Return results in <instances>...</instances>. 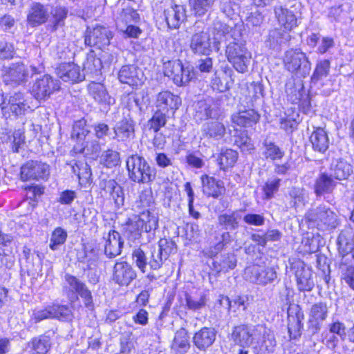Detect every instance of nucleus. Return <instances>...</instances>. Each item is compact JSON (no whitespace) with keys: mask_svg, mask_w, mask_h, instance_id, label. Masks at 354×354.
<instances>
[{"mask_svg":"<svg viewBox=\"0 0 354 354\" xmlns=\"http://www.w3.org/2000/svg\"><path fill=\"white\" fill-rule=\"evenodd\" d=\"M214 44L217 51L220 49L221 37L232 40L226 46L227 59L236 71L242 73L247 72L252 55L245 46L241 26H236L231 28L227 24L218 21L214 24Z\"/></svg>","mask_w":354,"mask_h":354,"instance_id":"nucleus-1","label":"nucleus"},{"mask_svg":"<svg viewBox=\"0 0 354 354\" xmlns=\"http://www.w3.org/2000/svg\"><path fill=\"white\" fill-rule=\"evenodd\" d=\"M338 251L342 256L339 269L346 283L354 290V232L346 228L337 237Z\"/></svg>","mask_w":354,"mask_h":354,"instance_id":"nucleus-2","label":"nucleus"},{"mask_svg":"<svg viewBox=\"0 0 354 354\" xmlns=\"http://www.w3.org/2000/svg\"><path fill=\"white\" fill-rule=\"evenodd\" d=\"M158 227V217L149 209H144L139 215L129 218L122 225L124 236L129 241L135 243L141 238L143 232L150 233Z\"/></svg>","mask_w":354,"mask_h":354,"instance_id":"nucleus-3","label":"nucleus"},{"mask_svg":"<svg viewBox=\"0 0 354 354\" xmlns=\"http://www.w3.org/2000/svg\"><path fill=\"white\" fill-rule=\"evenodd\" d=\"M126 163L131 180L139 184H147L155 180L156 169L151 166L142 156L131 155L127 158Z\"/></svg>","mask_w":354,"mask_h":354,"instance_id":"nucleus-4","label":"nucleus"},{"mask_svg":"<svg viewBox=\"0 0 354 354\" xmlns=\"http://www.w3.org/2000/svg\"><path fill=\"white\" fill-rule=\"evenodd\" d=\"M304 218L309 225L321 230L333 229L338 225L337 214L324 205L310 208Z\"/></svg>","mask_w":354,"mask_h":354,"instance_id":"nucleus-5","label":"nucleus"},{"mask_svg":"<svg viewBox=\"0 0 354 354\" xmlns=\"http://www.w3.org/2000/svg\"><path fill=\"white\" fill-rule=\"evenodd\" d=\"M283 64L288 71L304 77L308 75L311 70L308 58L299 49L287 50L283 57Z\"/></svg>","mask_w":354,"mask_h":354,"instance_id":"nucleus-6","label":"nucleus"},{"mask_svg":"<svg viewBox=\"0 0 354 354\" xmlns=\"http://www.w3.org/2000/svg\"><path fill=\"white\" fill-rule=\"evenodd\" d=\"M194 33L191 37L189 48L197 55H209L212 52L210 35L205 31V25L202 21H196L193 27Z\"/></svg>","mask_w":354,"mask_h":354,"instance_id":"nucleus-7","label":"nucleus"},{"mask_svg":"<svg viewBox=\"0 0 354 354\" xmlns=\"http://www.w3.org/2000/svg\"><path fill=\"white\" fill-rule=\"evenodd\" d=\"M165 68V75L172 79L177 86L186 85L194 77L193 67L183 66L179 59L169 62Z\"/></svg>","mask_w":354,"mask_h":354,"instance_id":"nucleus-8","label":"nucleus"},{"mask_svg":"<svg viewBox=\"0 0 354 354\" xmlns=\"http://www.w3.org/2000/svg\"><path fill=\"white\" fill-rule=\"evenodd\" d=\"M245 277L246 279L253 283L266 286L277 279V273L272 267H266L256 264L245 268Z\"/></svg>","mask_w":354,"mask_h":354,"instance_id":"nucleus-9","label":"nucleus"},{"mask_svg":"<svg viewBox=\"0 0 354 354\" xmlns=\"http://www.w3.org/2000/svg\"><path fill=\"white\" fill-rule=\"evenodd\" d=\"M261 328L262 324H241L234 327L232 338L236 344L248 347L256 342L258 334L262 333Z\"/></svg>","mask_w":354,"mask_h":354,"instance_id":"nucleus-10","label":"nucleus"},{"mask_svg":"<svg viewBox=\"0 0 354 354\" xmlns=\"http://www.w3.org/2000/svg\"><path fill=\"white\" fill-rule=\"evenodd\" d=\"M59 88L58 80H54L49 75H44L35 81L30 88V93L37 100H46Z\"/></svg>","mask_w":354,"mask_h":354,"instance_id":"nucleus-11","label":"nucleus"},{"mask_svg":"<svg viewBox=\"0 0 354 354\" xmlns=\"http://www.w3.org/2000/svg\"><path fill=\"white\" fill-rule=\"evenodd\" d=\"M98 187L101 197L106 200H113L118 207L124 205L123 189L114 179L100 178Z\"/></svg>","mask_w":354,"mask_h":354,"instance_id":"nucleus-12","label":"nucleus"},{"mask_svg":"<svg viewBox=\"0 0 354 354\" xmlns=\"http://www.w3.org/2000/svg\"><path fill=\"white\" fill-rule=\"evenodd\" d=\"M112 37L113 33L108 28L97 26L93 28H87L84 36V43L88 46H95L101 49L110 44Z\"/></svg>","mask_w":354,"mask_h":354,"instance_id":"nucleus-13","label":"nucleus"},{"mask_svg":"<svg viewBox=\"0 0 354 354\" xmlns=\"http://www.w3.org/2000/svg\"><path fill=\"white\" fill-rule=\"evenodd\" d=\"M136 277V271L126 261H117L113 267L111 280L120 286H129Z\"/></svg>","mask_w":354,"mask_h":354,"instance_id":"nucleus-14","label":"nucleus"},{"mask_svg":"<svg viewBox=\"0 0 354 354\" xmlns=\"http://www.w3.org/2000/svg\"><path fill=\"white\" fill-rule=\"evenodd\" d=\"M28 77V68L21 62L12 63L3 68V78L6 84L19 85L26 82Z\"/></svg>","mask_w":354,"mask_h":354,"instance_id":"nucleus-15","label":"nucleus"},{"mask_svg":"<svg viewBox=\"0 0 354 354\" xmlns=\"http://www.w3.org/2000/svg\"><path fill=\"white\" fill-rule=\"evenodd\" d=\"M49 174V165L37 160L28 161L21 168V178L23 180H44L47 178Z\"/></svg>","mask_w":354,"mask_h":354,"instance_id":"nucleus-16","label":"nucleus"},{"mask_svg":"<svg viewBox=\"0 0 354 354\" xmlns=\"http://www.w3.org/2000/svg\"><path fill=\"white\" fill-rule=\"evenodd\" d=\"M288 329L291 339H297L301 335L304 313L299 306L295 304L289 305L288 310Z\"/></svg>","mask_w":354,"mask_h":354,"instance_id":"nucleus-17","label":"nucleus"},{"mask_svg":"<svg viewBox=\"0 0 354 354\" xmlns=\"http://www.w3.org/2000/svg\"><path fill=\"white\" fill-rule=\"evenodd\" d=\"M22 93H15L8 100L3 99L1 104V110L6 118L10 116V113L15 115H22L29 106L25 103Z\"/></svg>","mask_w":354,"mask_h":354,"instance_id":"nucleus-18","label":"nucleus"},{"mask_svg":"<svg viewBox=\"0 0 354 354\" xmlns=\"http://www.w3.org/2000/svg\"><path fill=\"white\" fill-rule=\"evenodd\" d=\"M327 316L328 307L325 303L319 302L312 306L308 322V330L312 335H315L320 330Z\"/></svg>","mask_w":354,"mask_h":354,"instance_id":"nucleus-19","label":"nucleus"},{"mask_svg":"<svg viewBox=\"0 0 354 354\" xmlns=\"http://www.w3.org/2000/svg\"><path fill=\"white\" fill-rule=\"evenodd\" d=\"M50 17L48 5L33 2L27 12V24L32 28L39 26L48 21Z\"/></svg>","mask_w":354,"mask_h":354,"instance_id":"nucleus-20","label":"nucleus"},{"mask_svg":"<svg viewBox=\"0 0 354 354\" xmlns=\"http://www.w3.org/2000/svg\"><path fill=\"white\" fill-rule=\"evenodd\" d=\"M118 77L121 83L134 87L143 83L144 74L142 70L135 65H125L119 71Z\"/></svg>","mask_w":354,"mask_h":354,"instance_id":"nucleus-21","label":"nucleus"},{"mask_svg":"<svg viewBox=\"0 0 354 354\" xmlns=\"http://www.w3.org/2000/svg\"><path fill=\"white\" fill-rule=\"evenodd\" d=\"M217 331L212 327H203L194 334L192 342L200 351H206L214 343Z\"/></svg>","mask_w":354,"mask_h":354,"instance_id":"nucleus-22","label":"nucleus"},{"mask_svg":"<svg viewBox=\"0 0 354 354\" xmlns=\"http://www.w3.org/2000/svg\"><path fill=\"white\" fill-rule=\"evenodd\" d=\"M103 239L104 243V254L109 259L114 258L121 254L124 242L122 241L119 232L115 230H110L104 234Z\"/></svg>","mask_w":354,"mask_h":354,"instance_id":"nucleus-23","label":"nucleus"},{"mask_svg":"<svg viewBox=\"0 0 354 354\" xmlns=\"http://www.w3.org/2000/svg\"><path fill=\"white\" fill-rule=\"evenodd\" d=\"M186 12L185 6L177 4L165 10L164 15L168 27L170 29L178 28L187 19Z\"/></svg>","mask_w":354,"mask_h":354,"instance_id":"nucleus-24","label":"nucleus"},{"mask_svg":"<svg viewBox=\"0 0 354 354\" xmlns=\"http://www.w3.org/2000/svg\"><path fill=\"white\" fill-rule=\"evenodd\" d=\"M57 76L66 82H79L84 80L80 67L74 63L62 64L57 70Z\"/></svg>","mask_w":354,"mask_h":354,"instance_id":"nucleus-25","label":"nucleus"},{"mask_svg":"<svg viewBox=\"0 0 354 354\" xmlns=\"http://www.w3.org/2000/svg\"><path fill=\"white\" fill-rule=\"evenodd\" d=\"M176 244L171 239H161L158 242V247L156 248L155 259L153 262L155 268L162 266L171 254L176 252Z\"/></svg>","mask_w":354,"mask_h":354,"instance_id":"nucleus-26","label":"nucleus"},{"mask_svg":"<svg viewBox=\"0 0 354 354\" xmlns=\"http://www.w3.org/2000/svg\"><path fill=\"white\" fill-rule=\"evenodd\" d=\"M181 104V99L178 95H174L169 91H162L158 93L156 100L158 110L167 112L169 109L176 110Z\"/></svg>","mask_w":354,"mask_h":354,"instance_id":"nucleus-27","label":"nucleus"},{"mask_svg":"<svg viewBox=\"0 0 354 354\" xmlns=\"http://www.w3.org/2000/svg\"><path fill=\"white\" fill-rule=\"evenodd\" d=\"M262 333L258 334L256 343L259 346L262 354L272 353L277 345L274 335L273 332L268 328L265 325L262 324Z\"/></svg>","mask_w":354,"mask_h":354,"instance_id":"nucleus-28","label":"nucleus"},{"mask_svg":"<svg viewBox=\"0 0 354 354\" xmlns=\"http://www.w3.org/2000/svg\"><path fill=\"white\" fill-rule=\"evenodd\" d=\"M203 192L207 197L218 198L225 190L223 183L208 175L201 176Z\"/></svg>","mask_w":354,"mask_h":354,"instance_id":"nucleus-29","label":"nucleus"},{"mask_svg":"<svg viewBox=\"0 0 354 354\" xmlns=\"http://www.w3.org/2000/svg\"><path fill=\"white\" fill-rule=\"evenodd\" d=\"M260 119V115L254 109H248L232 114V121L241 127H250L256 124Z\"/></svg>","mask_w":354,"mask_h":354,"instance_id":"nucleus-30","label":"nucleus"},{"mask_svg":"<svg viewBox=\"0 0 354 354\" xmlns=\"http://www.w3.org/2000/svg\"><path fill=\"white\" fill-rule=\"evenodd\" d=\"M77 259L78 262L86 264L87 269L90 270L96 266L98 261L97 251L92 245L84 243L82 248L77 252Z\"/></svg>","mask_w":354,"mask_h":354,"instance_id":"nucleus-31","label":"nucleus"},{"mask_svg":"<svg viewBox=\"0 0 354 354\" xmlns=\"http://www.w3.org/2000/svg\"><path fill=\"white\" fill-rule=\"evenodd\" d=\"M189 337L185 328H181L176 331L171 344L174 354H185L190 348Z\"/></svg>","mask_w":354,"mask_h":354,"instance_id":"nucleus-32","label":"nucleus"},{"mask_svg":"<svg viewBox=\"0 0 354 354\" xmlns=\"http://www.w3.org/2000/svg\"><path fill=\"white\" fill-rule=\"evenodd\" d=\"M335 185L336 183L331 175L329 176L326 173H322L315 181V194L317 197H320L325 194H330L333 192Z\"/></svg>","mask_w":354,"mask_h":354,"instance_id":"nucleus-33","label":"nucleus"},{"mask_svg":"<svg viewBox=\"0 0 354 354\" xmlns=\"http://www.w3.org/2000/svg\"><path fill=\"white\" fill-rule=\"evenodd\" d=\"M275 16L284 29L290 31L297 26V19L292 11L282 6L274 8Z\"/></svg>","mask_w":354,"mask_h":354,"instance_id":"nucleus-34","label":"nucleus"},{"mask_svg":"<svg viewBox=\"0 0 354 354\" xmlns=\"http://www.w3.org/2000/svg\"><path fill=\"white\" fill-rule=\"evenodd\" d=\"M90 95L95 102L100 104H111L114 100L109 95L104 84L101 83L91 82L88 86Z\"/></svg>","mask_w":354,"mask_h":354,"instance_id":"nucleus-35","label":"nucleus"},{"mask_svg":"<svg viewBox=\"0 0 354 354\" xmlns=\"http://www.w3.org/2000/svg\"><path fill=\"white\" fill-rule=\"evenodd\" d=\"M310 140L315 151L324 153L328 148L329 140L326 131L321 127L316 128L312 133Z\"/></svg>","mask_w":354,"mask_h":354,"instance_id":"nucleus-36","label":"nucleus"},{"mask_svg":"<svg viewBox=\"0 0 354 354\" xmlns=\"http://www.w3.org/2000/svg\"><path fill=\"white\" fill-rule=\"evenodd\" d=\"M297 285L299 291H310L314 287L313 272L309 268L302 266L295 272Z\"/></svg>","mask_w":354,"mask_h":354,"instance_id":"nucleus-37","label":"nucleus"},{"mask_svg":"<svg viewBox=\"0 0 354 354\" xmlns=\"http://www.w3.org/2000/svg\"><path fill=\"white\" fill-rule=\"evenodd\" d=\"M115 137L120 141H125L134 136V123L131 119L124 118L114 127Z\"/></svg>","mask_w":354,"mask_h":354,"instance_id":"nucleus-38","label":"nucleus"},{"mask_svg":"<svg viewBox=\"0 0 354 354\" xmlns=\"http://www.w3.org/2000/svg\"><path fill=\"white\" fill-rule=\"evenodd\" d=\"M68 13V10L65 7L56 6L50 12L52 17L48 29L51 32H55L59 28L64 26Z\"/></svg>","mask_w":354,"mask_h":354,"instance_id":"nucleus-39","label":"nucleus"},{"mask_svg":"<svg viewBox=\"0 0 354 354\" xmlns=\"http://www.w3.org/2000/svg\"><path fill=\"white\" fill-rule=\"evenodd\" d=\"M234 145L237 146L242 152L251 153L254 149L251 138L248 135L247 131H234L232 136Z\"/></svg>","mask_w":354,"mask_h":354,"instance_id":"nucleus-40","label":"nucleus"},{"mask_svg":"<svg viewBox=\"0 0 354 354\" xmlns=\"http://www.w3.org/2000/svg\"><path fill=\"white\" fill-rule=\"evenodd\" d=\"M225 133L224 124L217 120L207 122L203 124V134L207 138L219 140L224 136Z\"/></svg>","mask_w":354,"mask_h":354,"instance_id":"nucleus-41","label":"nucleus"},{"mask_svg":"<svg viewBox=\"0 0 354 354\" xmlns=\"http://www.w3.org/2000/svg\"><path fill=\"white\" fill-rule=\"evenodd\" d=\"M71 138L77 142L75 146H80L88 137H91L90 130L86 127V121L82 119L75 122L71 132Z\"/></svg>","mask_w":354,"mask_h":354,"instance_id":"nucleus-42","label":"nucleus"},{"mask_svg":"<svg viewBox=\"0 0 354 354\" xmlns=\"http://www.w3.org/2000/svg\"><path fill=\"white\" fill-rule=\"evenodd\" d=\"M218 115V110L214 106L208 104L205 100H200L196 105V118L200 120L209 118H216Z\"/></svg>","mask_w":354,"mask_h":354,"instance_id":"nucleus-43","label":"nucleus"},{"mask_svg":"<svg viewBox=\"0 0 354 354\" xmlns=\"http://www.w3.org/2000/svg\"><path fill=\"white\" fill-rule=\"evenodd\" d=\"M238 152L231 149H222L217 157V162L221 169L225 170L234 165L238 160Z\"/></svg>","mask_w":354,"mask_h":354,"instance_id":"nucleus-44","label":"nucleus"},{"mask_svg":"<svg viewBox=\"0 0 354 354\" xmlns=\"http://www.w3.org/2000/svg\"><path fill=\"white\" fill-rule=\"evenodd\" d=\"M32 354H46L50 348V339L47 336L34 337L29 343Z\"/></svg>","mask_w":354,"mask_h":354,"instance_id":"nucleus-45","label":"nucleus"},{"mask_svg":"<svg viewBox=\"0 0 354 354\" xmlns=\"http://www.w3.org/2000/svg\"><path fill=\"white\" fill-rule=\"evenodd\" d=\"M352 173V166L348 162L339 160L337 161L333 168V174L331 176L335 179L342 180L347 179Z\"/></svg>","mask_w":354,"mask_h":354,"instance_id":"nucleus-46","label":"nucleus"},{"mask_svg":"<svg viewBox=\"0 0 354 354\" xmlns=\"http://www.w3.org/2000/svg\"><path fill=\"white\" fill-rule=\"evenodd\" d=\"M289 31L281 28H275L270 31L268 41L270 47L275 48L277 45H281L290 39Z\"/></svg>","mask_w":354,"mask_h":354,"instance_id":"nucleus-47","label":"nucleus"},{"mask_svg":"<svg viewBox=\"0 0 354 354\" xmlns=\"http://www.w3.org/2000/svg\"><path fill=\"white\" fill-rule=\"evenodd\" d=\"M263 145L264 147L263 154L266 159L280 160L284 156V152L274 142L266 139Z\"/></svg>","mask_w":354,"mask_h":354,"instance_id":"nucleus-48","label":"nucleus"},{"mask_svg":"<svg viewBox=\"0 0 354 354\" xmlns=\"http://www.w3.org/2000/svg\"><path fill=\"white\" fill-rule=\"evenodd\" d=\"M241 216L236 211L232 212L231 214H222L218 217V222L220 225L224 226L225 230H236L239 226V220Z\"/></svg>","mask_w":354,"mask_h":354,"instance_id":"nucleus-49","label":"nucleus"},{"mask_svg":"<svg viewBox=\"0 0 354 354\" xmlns=\"http://www.w3.org/2000/svg\"><path fill=\"white\" fill-rule=\"evenodd\" d=\"M237 260L233 253H227L222 257L220 263L214 262V266L218 272H227L236 266Z\"/></svg>","mask_w":354,"mask_h":354,"instance_id":"nucleus-50","label":"nucleus"},{"mask_svg":"<svg viewBox=\"0 0 354 354\" xmlns=\"http://www.w3.org/2000/svg\"><path fill=\"white\" fill-rule=\"evenodd\" d=\"M196 16L205 15L213 6L215 0H189Z\"/></svg>","mask_w":354,"mask_h":354,"instance_id":"nucleus-51","label":"nucleus"},{"mask_svg":"<svg viewBox=\"0 0 354 354\" xmlns=\"http://www.w3.org/2000/svg\"><path fill=\"white\" fill-rule=\"evenodd\" d=\"M67 236V232L64 229L61 227H56L51 234L49 248L52 250H57L66 242Z\"/></svg>","mask_w":354,"mask_h":354,"instance_id":"nucleus-52","label":"nucleus"},{"mask_svg":"<svg viewBox=\"0 0 354 354\" xmlns=\"http://www.w3.org/2000/svg\"><path fill=\"white\" fill-rule=\"evenodd\" d=\"M132 261L142 273L147 270V255L146 251L140 248H135L131 254Z\"/></svg>","mask_w":354,"mask_h":354,"instance_id":"nucleus-53","label":"nucleus"},{"mask_svg":"<svg viewBox=\"0 0 354 354\" xmlns=\"http://www.w3.org/2000/svg\"><path fill=\"white\" fill-rule=\"evenodd\" d=\"M75 149L80 153H91L97 155L101 151V147L99 142L96 140H90L88 137L84 142L81 143L80 146H75Z\"/></svg>","mask_w":354,"mask_h":354,"instance_id":"nucleus-54","label":"nucleus"},{"mask_svg":"<svg viewBox=\"0 0 354 354\" xmlns=\"http://www.w3.org/2000/svg\"><path fill=\"white\" fill-rule=\"evenodd\" d=\"M305 189L300 187H292L288 192L291 207L297 208L299 205H304L306 200Z\"/></svg>","mask_w":354,"mask_h":354,"instance_id":"nucleus-55","label":"nucleus"},{"mask_svg":"<svg viewBox=\"0 0 354 354\" xmlns=\"http://www.w3.org/2000/svg\"><path fill=\"white\" fill-rule=\"evenodd\" d=\"M330 68V63L329 60L324 59L319 62L317 64L315 71L311 77L312 82H317L324 77H326L328 75Z\"/></svg>","mask_w":354,"mask_h":354,"instance_id":"nucleus-56","label":"nucleus"},{"mask_svg":"<svg viewBox=\"0 0 354 354\" xmlns=\"http://www.w3.org/2000/svg\"><path fill=\"white\" fill-rule=\"evenodd\" d=\"M166 122V113L157 110L148 121V127L157 133L161 127L165 125Z\"/></svg>","mask_w":354,"mask_h":354,"instance_id":"nucleus-57","label":"nucleus"},{"mask_svg":"<svg viewBox=\"0 0 354 354\" xmlns=\"http://www.w3.org/2000/svg\"><path fill=\"white\" fill-rule=\"evenodd\" d=\"M64 278L68 286H66V288H68V291L71 292L73 294H78L86 287V285L84 282L72 274H66Z\"/></svg>","mask_w":354,"mask_h":354,"instance_id":"nucleus-58","label":"nucleus"},{"mask_svg":"<svg viewBox=\"0 0 354 354\" xmlns=\"http://www.w3.org/2000/svg\"><path fill=\"white\" fill-rule=\"evenodd\" d=\"M53 318H57L59 320H71L73 313L68 306L66 305H53L52 306Z\"/></svg>","mask_w":354,"mask_h":354,"instance_id":"nucleus-59","label":"nucleus"},{"mask_svg":"<svg viewBox=\"0 0 354 354\" xmlns=\"http://www.w3.org/2000/svg\"><path fill=\"white\" fill-rule=\"evenodd\" d=\"M280 182L281 179L278 178H274L266 182L262 189L265 199L270 200L274 197V194L279 191Z\"/></svg>","mask_w":354,"mask_h":354,"instance_id":"nucleus-60","label":"nucleus"},{"mask_svg":"<svg viewBox=\"0 0 354 354\" xmlns=\"http://www.w3.org/2000/svg\"><path fill=\"white\" fill-rule=\"evenodd\" d=\"M101 161L109 168L117 166L120 162V153L112 149H108L102 153Z\"/></svg>","mask_w":354,"mask_h":354,"instance_id":"nucleus-61","label":"nucleus"},{"mask_svg":"<svg viewBox=\"0 0 354 354\" xmlns=\"http://www.w3.org/2000/svg\"><path fill=\"white\" fill-rule=\"evenodd\" d=\"M140 19L136 10L131 7L123 8L119 14L118 20L128 25L132 22H137Z\"/></svg>","mask_w":354,"mask_h":354,"instance_id":"nucleus-62","label":"nucleus"},{"mask_svg":"<svg viewBox=\"0 0 354 354\" xmlns=\"http://www.w3.org/2000/svg\"><path fill=\"white\" fill-rule=\"evenodd\" d=\"M84 67L91 73H97L102 68V62L99 57L90 54L84 64Z\"/></svg>","mask_w":354,"mask_h":354,"instance_id":"nucleus-63","label":"nucleus"},{"mask_svg":"<svg viewBox=\"0 0 354 354\" xmlns=\"http://www.w3.org/2000/svg\"><path fill=\"white\" fill-rule=\"evenodd\" d=\"M8 140L12 151L17 153L19 152V149L25 142V136L20 129H18L15 131L12 135L8 137Z\"/></svg>","mask_w":354,"mask_h":354,"instance_id":"nucleus-64","label":"nucleus"}]
</instances>
